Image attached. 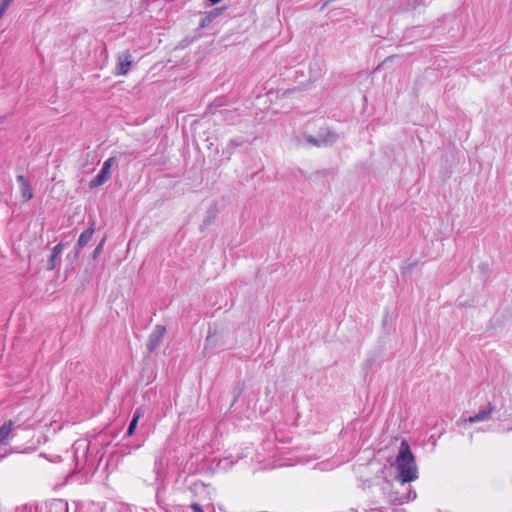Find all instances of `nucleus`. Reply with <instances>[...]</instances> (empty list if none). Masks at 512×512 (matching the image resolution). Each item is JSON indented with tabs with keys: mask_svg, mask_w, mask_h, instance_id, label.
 I'll list each match as a JSON object with an SVG mask.
<instances>
[{
	"mask_svg": "<svg viewBox=\"0 0 512 512\" xmlns=\"http://www.w3.org/2000/svg\"><path fill=\"white\" fill-rule=\"evenodd\" d=\"M337 135L334 132L327 131L325 136L319 135V137H314L311 135L306 136V141L313 146H328L336 142Z\"/></svg>",
	"mask_w": 512,
	"mask_h": 512,
	"instance_id": "nucleus-4",
	"label": "nucleus"
},
{
	"mask_svg": "<svg viewBox=\"0 0 512 512\" xmlns=\"http://www.w3.org/2000/svg\"><path fill=\"white\" fill-rule=\"evenodd\" d=\"M416 497H417L416 491L413 489H409L408 493L406 495L402 496L399 500L401 503H404V502L414 500V499H416Z\"/></svg>",
	"mask_w": 512,
	"mask_h": 512,
	"instance_id": "nucleus-18",
	"label": "nucleus"
},
{
	"mask_svg": "<svg viewBox=\"0 0 512 512\" xmlns=\"http://www.w3.org/2000/svg\"><path fill=\"white\" fill-rule=\"evenodd\" d=\"M63 247H64L63 243H58L56 246L53 247L52 253L48 260V267H47L48 270L55 269V267L57 265L58 256L62 252Z\"/></svg>",
	"mask_w": 512,
	"mask_h": 512,
	"instance_id": "nucleus-12",
	"label": "nucleus"
},
{
	"mask_svg": "<svg viewBox=\"0 0 512 512\" xmlns=\"http://www.w3.org/2000/svg\"><path fill=\"white\" fill-rule=\"evenodd\" d=\"M236 148H233V146H230L229 149H227V146L223 149V154L227 156V158H230L231 155L234 153Z\"/></svg>",
	"mask_w": 512,
	"mask_h": 512,
	"instance_id": "nucleus-22",
	"label": "nucleus"
},
{
	"mask_svg": "<svg viewBox=\"0 0 512 512\" xmlns=\"http://www.w3.org/2000/svg\"><path fill=\"white\" fill-rule=\"evenodd\" d=\"M215 218H216V211L214 209H210L207 212L206 219L203 221V224L201 226V230H203L204 228L209 226L215 220Z\"/></svg>",
	"mask_w": 512,
	"mask_h": 512,
	"instance_id": "nucleus-16",
	"label": "nucleus"
},
{
	"mask_svg": "<svg viewBox=\"0 0 512 512\" xmlns=\"http://www.w3.org/2000/svg\"><path fill=\"white\" fill-rule=\"evenodd\" d=\"M166 334V327L163 325H156L151 332L147 342V349L149 352H154L162 343Z\"/></svg>",
	"mask_w": 512,
	"mask_h": 512,
	"instance_id": "nucleus-3",
	"label": "nucleus"
},
{
	"mask_svg": "<svg viewBox=\"0 0 512 512\" xmlns=\"http://www.w3.org/2000/svg\"><path fill=\"white\" fill-rule=\"evenodd\" d=\"M15 0H0V11L2 13H5L8 7L11 5L12 2Z\"/></svg>",
	"mask_w": 512,
	"mask_h": 512,
	"instance_id": "nucleus-20",
	"label": "nucleus"
},
{
	"mask_svg": "<svg viewBox=\"0 0 512 512\" xmlns=\"http://www.w3.org/2000/svg\"><path fill=\"white\" fill-rule=\"evenodd\" d=\"M423 0H415V2L413 3V5H411L408 9L410 10H413V9H416L417 6L422 2Z\"/></svg>",
	"mask_w": 512,
	"mask_h": 512,
	"instance_id": "nucleus-28",
	"label": "nucleus"
},
{
	"mask_svg": "<svg viewBox=\"0 0 512 512\" xmlns=\"http://www.w3.org/2000/svg\"><path fill=\"white\" fill-rule=\"evenodd\" d=\"M499 431H502V432H511L512 431V424L511 425H507V427L505 426H502Z\"/></svg>",
	"mask_w": 512,
	"mask_h": 512,
	"instance_id": "nucleus-26",
	"label": "nucleus"
},
{
	"mask_svg": "<svg viewBox=\"0 0 512 512\" xmlns=\"http://www.w3.org/2000/svg\"><path fill=\"white\" fill-rule=\"evenodd\" d=\"M143 415V410L142 408H137L133 414V417L128 425V428H127V431H126V436H131L134 434L136 428H137V425H138V421L139 419L142 417Z\"/></svg>",
	"mask_w": 512,
	"mask_h": 512,
	"instance_id": "nucleus-13",
	"label": "nucleus"
},
{
	"mask_svg": "<svg viewBox=\"0 0 512 512\" xmlns=\"http://www.w3.org/2000/svg\"><path fill=\"white\" fill-rule=\"evenodd\" d=\"M96 185H97L96 177H94L93 179L90 180L89 186H90V188H94V187H96Z\"/></svg>",
	"mask_w": 512,
	"mask_h": 512,
	"instance_id": "nucleus-29",
	"label": "nucleus"
},
{
	"mask_svg": "<svg viewBox=\"0 0 512 512\" xmlns=\"http://www.w3.org/2000/svg\"><path fill=\"white\" fill-rule=\"evenodd\" d=\"M89 448L90 441L86 439H79L73 445L76 465L94 474L96 472L95 458L89 454Z\"/></svg>",
	"mask_w": 512,
	"mask_h": 512,
	"instance_id": "nucleus-2",
	"label": "nucleus"
},
{
	"mask_svg": "<svg viewBox=\"0 0 512 512\" xmlns=\"http://www.w3.org/2000/svg\"><path fill=\"white\" fill-rule=\"evenodd\" d=\"M243 143H244L243 141H238V140L232 139L227 144V149H229L230 146H233V148H237V147L243 145Z\"/></svg>",
	"mask_w": 512,
	"mask_h": 512,
	"instance_id": "nucleus-21",
	"label": "nucleus"
},
{
	"mask_svg": "<svg viewBox=\"0 0 512 512\" xmlns=\"http://www.w3.org/2000/svg\"><path fill=\"white\" fill-rule=\"evenodd\" d=\"M224 8H214L211 11L205 13L200 22V28L208 27L218 16L221 15Z\"/></svg>",
	"mask_w": 512,
	"mask_h": 512,
	"instance_id": "nucleus-10",
	"label": "nucleus"
},
{
	"mask_svg": "<svg viewBox=\"0 0 512 512\" xmlns=\"http://www.w3.org/2000/svg\"><path fill=\"white\" fill-rule=\"evenodd\" d=\"M192 512H204L202 507L198 503H192L190 505Z\"/></svg>",
	"mask_w": 512,
	"mask_h": 512,
	"instance_id": "nucleus-24",
	"label": "nucleus"
},
{
	"mask_svg": "<svg viewBox=\"0 0 512 512\" xmlns=\"http://www.w3.org/2000/svg\"><path fill=\"white\" fill-rule=\"evenodd\" d=\"M212 340H213V335H212L211 331H209V334L206 338V347L212 343Z\"/></svg>",
	"mask_w": 512,
	"mask_h": 512,
	"instance_id": "nucleus-25",
	"label": "nucleus"
},
{
	"mask_svg": "<svg viewBox=\"0 0 512 512\" xmlns=\"http://www.w3.org/2000/svg\"><path fill=\"white\" fill-rule=\"evenodd\" d=\"M14 429V422L7 420L0 427V445L3 444L11 435Z\"/></svg>",
	"mask_w": 512,
	"mask_h": 512,
	"instance_id": "nucleus-11",
	"label": "nucleus"
},
{
	"mask_svg": "<svg viewBox=\"0 0 512 512\" xmlns=\"http://www.w3.org/2000/svg\"><path fill=\"white\" fill-rule=\"evenodd\" d=\"M116 162L115 157H109L104 163L103 166L98 173V186L104 184L111 177V168Z\"/></svg>",
	"mask_w": 512,
	"mask_h": 512,
	"instance_id": "nucleus-7",
	"label": "nucleus"
},
{
	"mask_svg": "<svg viewBox=\"0 0 512 512\" xmlns=\"http://www.w3.org/2000/svg\"><path fill=\"white\" fill-rule=\"evenodd\" d=\"M93 259H96V249L92 252Z\"/></svg>",
	"mask_w": 512,
	"mask_h": 512,
	"instance_id": "nucleus-32",
	"label": "nucleus"
},
{
	"mask_svg": "<svg viewBox=\"0 0 512 512\" xmlns=\"http://www.w3.org/2000/svg\"><path fill=\"white\" fill-rule=\"evenodd\" d=\"M225 104V98L219 97L216 98L207 108V112L214 114L213 111L215 108L222 107Z\"/></svg>",
	"mask_w": 512,
	"mask_h": 512,
	"instance_id": "nucleus-15",
	"label": "nucleus"
},
{
	"mask_svg": "<svg viewBox=\"0 0 512 512\" xmlns=\"http://www.w3.org/2000/svg\"><path fill=\"white\" fill-rule=\"evenodd\" d=\"M488 268H489V265L487 263H482L479 265V269L482 271V272H486L488 271Z\"/></svg>",
	"mask_w": 512,
	"mask_h": 512,
	"instance_id": "nucleus-27",
	"label": "nucleus"
},
{
	"mask_svg": "<svg viewBox=\"0 0 512 512\" xmlns=\"http://www.w3.org/2000/svg\"><path fill=\"white\" fill-rule=\"evenodd\" d=\"M220 114H226V115H228V114H231V112H230V111H228V110H221V111H220Z\"/></svg>",
	"mask_w": 512,
	"mask_h": 512,
	"instance_id": "nucleus-31",
	"label": "nucleus"
},
{
	"mask_svg": "<svg viewBox=\"0 0 512 512\" xmlns=\"http://www.w3.org/2000/svg\"><path fill=\"white\" fill-rule=\"evenodd\" d=\"M94 234V223H92L88 228H86L79 236L76 250L82 249L85 247L92 239Z\"/></svg>",
	"mask_w": 512,
	"mask_h": 512,
	"instance_id": "nucleus-9",
	"label": "nucleus"
},
{
	"mask_svg": "<svg viewBox=\"0 0 512 512\" xmlns=\"http://www.w3.org/2000/svg\"><path fill=\"white\" fill-rule=\"evenodd\" d=\"M376 361L375 357H368L364 362V370L368 372Z\"/></svg>",
	"mask_w": 512,
	"mask_h": 512,
	"instance_id": "nucleus-19",
	"label": "nucleus"
},
{
	"mask_svg": "<svg viewBox=\"0 0 512 512\" xmlns=\"http://www.w3.org/2000/svg\"><path fill=\"white\" fill-rule=\"evenodd\" d=\"M104 240L105 239H102L99 243H98V246H97V249H98V253L100 252V250L102 249V245L104 243Z\"/></svg>",
	"mask_w": 512,
	"mask_h": 512,
	"instance_id": "nucleus-30",
	"label": "nucleus"
},
{
	"mask_svg": "<svg viewBox=\"0 0 512 512\" xmlns=\"http://www.w3.org/2000/svg\"><path fill=\"white\" fill-rule=\"evenodd\" d=\"M16 179L20 186L23 201H30L34 195L29 180L24 175H18Z\"/></svg>",
	"mask_w": 512,
	"mask_h": 512,
	"instance_id": "nucleus-5",
	"label": "nucleus"
},
{
	"mask_svg": "<svg viewBox=\"0 0 512 512\" xmlns=\"http://www.w3.org/2000/svg\"><path fill=\"white\" fill-rule=\"evenodd\" d=\"M48 512H68V503L63 499H54L49 504Z\"/></svg>",
	"mask_w": 512,
	"mask_h": 512,
	"instance_id": "nucleus-14",
	"label": "nucleus"
},
{
	"mask_svg": "<svg viewBox=\"0 0 512 512\" xmlns=\"http://www.w3.org/2000/svg\"><path fill=\"white\" fill-rule=\"evenodd\" d=\"M3 14H4V13H2V12L0 11V18L3 16Z\"/></svg>",
	"mask_w": 512,
	"mask_h": 512,
	"instance_id": "nucleus-33",
	"label": "nucleus"
},
{
	"mask_svg": "<svg viewBox=\"0 0 512 512\" xmlns=\"http://www.w3.org/2000/svg\"><path fill=\"white\" fill-rule=\"evenodd\" d=\"M395 466L398 475L395 477L402 485L418 479V468L415 457L406 440H402L396 456Z\"/></svg>",
	"mask_w": 512,
	"mask_h": 512,
	"instance_id": "nucleus-1",
	"label": "nucleus"
},
{
	"mask_svg": "<svg viewBox=\"0 0 512 512\" xmlns=\"http://www.w3.org/2000/svg\"><path fill=\"white\" fill-rule=\"evenodd\" d=\"M236 148H233V146H230L229 149H227V146L223 149V154L227 156V158H230L231 155L234 153Z\"/></svg>",
	"mask_w": 512,
	"mask_h": 512,
	"instance_id": "nucleus-23",
	"label": "nucleus"
},
{
	"mask_svg": "<svg viewBox=\"0 0 512 512\" xmlns=\"http://www.w3.org/2000/svg\"><path fill=\"white\" fill-rule=\"evenodd\" d=\"M132 64V57L128 52H124L118 56L116 72L118 75H125L129 72Z\"/></svg>",
	"mask_w": 512,
	"mask_h": 512,
	"instance_id": "nucleus-6",
	"label": "nucleus"
},
{
	"mask_svg": "<svg viewBox=\"0 0 512 512\" xmlns=\"http://www.w3.org/2000/svg\"><path fill=\"white\" fill-rule=\"evenodd\" d=\"M244 390V384L243 383H239L237 386L234 387L233 389V401H232V406L238 401L239 397L241 396L242 392Z\"/></svg>",
	"mask_w": 512,
	"mask_h": 512,
	"instance_id": "nucleus-17",
	"label": "nucleus"
},
{
	"mask_svg": "<svg viewBox=\"0 0 512 512\" xmlns=\"http://www.w3.org/2000/svg\"><path fill=\"white\" fill-rule=\"evenodd\" d=\"M493 410L494 407L491 404H488L486 407L480 409L477 413L467 418L466 421L471 424L487 421L488 419H490Z\"/></svg>",
	"mask_w": 512,
	"mask_h": 512,
	"instance_id": "nucleus-8",
	"label": "nucleus"
}]
</instances>
